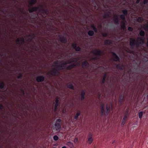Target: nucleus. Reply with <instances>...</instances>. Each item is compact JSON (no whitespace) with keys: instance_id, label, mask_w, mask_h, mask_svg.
I'll return each instance as SVG.
<instances>
[{"instance_id":"obj_1","label":"nucleus","mask_w":148,"mask_h":148,"mask_svg":"<svg viewBox=\"0 0 148 148\" xmlns=\"http://www.w3.org/2000/svg\"><path fill=\"white\" fill-rule=\"evenodd\" d=\"M144 42V40L141 37H138L137 42L136 41L135 39L132 38H130V45L132 49L135 46L137 48L140 47Z\"/></svg>"},{"instance_id":"obj_2","label":"nucleus","mask_w":148,"mask_h":148,"mask_svg":"<svg viewBox=\"0 0 148 148\" xmlns=\"http://www.w3.org/2000/svg\"><path fill=\"white\" fill-rule=\"evenodd\" d=\"M67 63L65 62L58 65V68L57 69H53L51 71H49L47 75L50 76H53L58 75L60 73L59 71L63 70L64 68L65 65Z\"/></svg>"},{"instance_id":"obj_3","label":"nucleus","mask_w":148,"mask_h":148,"mask_svg":"<svg viewBox=\"0 0 148 148\" xmlns=\"http://www.w3.org/2000/svg\"><path fill=\"white\" fill-rule=\"evenodd\" d=\"M92 53L95 55L99 56L97 57H94L92 58L93 60H95L99 59L100 57L103 54V52L101 51L96 49L95 50L92 51Z\"/></svg>"},{"instance_id":"obj_4","label":"nucleus","mask_w":148,"mask_h":148,"mask_svg":"<svg viewBox=\"0 0 148 148\" xmlns=\"http://www.w3.org/2000/svg\"><path fill=\"white\" fill-rule=\"evenodd\" d=\"M61 121V120L60 119H58L56 120V123L55 124V127L57 131L60 130L61 128V125L60 123Z\"/></svg>"},{"instance_id":"obj_5","label":"nucleus","mask_w":148,"mask_h":148,"mask_svg":"<svg viewBox=\"0 0 148 148\" xmlns=\"http://www.w3.org/2000/svg\"><path fill=\"white\" fill-rule=\"evenodd\" d=\"M40 7L39 12H41L45 17L48 14L49 11L47 8L45 9L43 8L42 5H41Z\"/></svg>"},{"instance_id":"obj_6","label":"nucleus","mask_w":148,"mask_h":148,"mask_svg":"<svg viewBox=\"0 0 148 148\" xmlns=\"http://www.w3.org/2000/svg\"><path fill=\"white\" fill-rule=\"evenodd\" d=\"M16 42L17 44L22 45L24 44L25 42L24 38L23 37L20 39L17 38L16 40Z\"/></svg>"},{"instance_id":"obj_7","label":"nucleus","mask_w":148,"mask_h":148,"mask_svg":"<svg viewBox=\"0 0 148 148\" xmlns=\"http://www.w3.org/2000/svg\"><path fill=\"white\" fill-rule=\"evenodd\" d=\"M40 7L37 6H34L30 8L29 10V13H32L34 12H36L38 10H39L40 9Z\"/></svg>"},{"instance_id":"obj_8","label":"nucleus","mask_w":148,"mask_h":148,"mask_svg":"<svg viewBox=\"0 0 148 148\" xmlns=\"http://www.w3.org/2000/svg\"><path fill=\"white\" fill-rule=\"evenodd\" d=\"M38 13L37 14L35 13H34L30 14L29 16V18L34 20H37L38 18Z\"/></svg>"},{"instance_id":"obj_9","label":"nucleus","mask_w":148,"mask_h":148,"mask_svg":"<svg viewBox=\"0 0 148 148\" xmlns=\"http://www.w3.org/2000/svg\"><path fill=\"white\" fill-rule=\"evenodd\" d=\"M112 54L113 55V60L114 61L117 62L119 61L120 58L114 52H112Z\"/></svg>"},{"instance_id":"obj_10","label":"nucleus","mask_w":148,"mask_h":148,"mask_svg":"<svg viewBox=\"0 0 148 148\" xmlns=\"http://www.w3.org/2000/svg\"><path fill=\"white\" fill-rule=\"evenodd\" d=\"M124 95L123 94H121L120 95L118 102L119 104L121 105L124 101Z\"/></svg>"},{"instance_id":"obj_11","label":"nucleus","mask_w":148,"mask_h":148,"mask_svg":"<svg viewBox=\"0 0 148 148\" xmlns=\"http://www.w3.org/2000/svg\"><path fill=\"white\" fill-rule=\"evenodd\" d=\"M72 46L73 48L75 49L76 51H81V48L79 46L77 47V45L76 43H73L72 44Z\"/></svg>"},{"instance_id":"obj_12","label":"nucleus","mask_w":148,"mask_h":148,"mask_svg":"<svg viewBox=\"0 0 148 148\" xmlns=\"http://www.w3.org/2000/svg\"><path fill=\"white\" fill-rule=\"evenodd\" d=\"M45 79V77L43 75H39L37 77L36 79L38 82H43Z\"/></svg>"},{"instance_id":"obj_13","label":"nucleus","mask_w":148,"mask_h":148,"mask_svg":"<svg viewBox=\"0 0 148 148\" xmlns=\"http://www.w3.org/2000/svg\"><path fill=\"white\" fill-rule=\"evenodd\" d=\"M59 40L62 43H66L67 42V39L66 38L64 37V36H60L59 37Z\"/></svg>"},{"instance_id":"obj_14","label":"nucleus","mask_w":148,"mask_h":148,"mask_svg":"<svg viewBox=\"0 0 148 148\" xmlns=\"http://www.w3.org/2000/svg\"><path fill=\"white\" fill-rule=\"evenodd\" d=\"M82 66L83 68H88L89 66L88 63L86 61H84L82 63Z\"/></svg>"},{"instance_id":"obj_15","label":"nucleus","mask_w":148,"mask_h":148,"mask_svg":"<svg viewBox=\"0 0 148 148\" xmlns=\"http://www.w3.org/2000/svg\"><path fill=\"white\" fill-rule=\"evenodd\" d=\"M129 116V111L128 110H127L125 111L124 117L122 120L126 121H127V119Z\"/></svg>"},{"instance_id":"obj_16","label":"nucleus","mask_w":148,"mask_h":148,"mask_svg":"<svg viewBox=\"0 0 148 148\" xmlns=\"http://www.w3.org/2000/svg\"><path fill=\"white\" fill-rule=\"evenodd\" d=\"M77 66V64L75 63H73L68 66L66 68V69L67 70H71L72 69H73L75 67H76Z\"/></svg>"},{"instance_id":"obj_17","label":"nucleus","mask_w":148,"mask_h":148,"mask_svg":"<svg viewBox=\"0 0 148 148\" xmlns=\"http://www.w3.org/2000/svg\"><path fill=\"white\" fill-rule=\"evenodd\" d=\"M115 65L116 66V67L117 69L121 70H123L124 68V66L123 64H115Z\"/></svg>"},{"instance_id":"obj_18","label":"nucleus","mask_w":148,"mask_h":148,"mask_svg":"<svg viewBox=\"0 0 148 148\" xmlns=\"http://www.w3.org/2000/svg\"><path fill=\"white\" fill-rule=\"evenodd\" d=\"M86 94L84 90H82L80 96H81V101L83 100L85 98V96Z\"/></svg>"},{"instance_id":"obj_19","label":"nucleus","mask_w":148,"mask_h":148,"mask_svg":"<svg viewBox=\"0 0 148 148\" xmlns=\"http://www.w3.org/2000/svg\"><path fill=\"white\" fill-rule=\"evenodd\" d=\"M67 87L68 88L72 89V90H74V87L72 84L71 82L68 83L66 85Z\"/></svg>"},{"instance_id":"obj_20","label":"nucleus","mask_w":148,"mask_h":148,"mask_svg":"<svg viewBox=\"0 0 148 148\" xmlns=\"http://www.w3.org/2000/svg\"><path fill=\"white\" fill-rule=\"evenodd\" d=\"M107 75V74L106 73H105L104 74L101 82V84L102 85H103L104 84Z\"/></svg>"},{"instance_id":"obj_21","label":"nucleus","mask_w":148,"mask_h":148,"mask_svg":"<svg viewBox=\"0 0 148 148\" xmlns=\"http://www.w3.org/2000/svg\"><path fill=\"white\" fill-rule=\"evenodd\" d=\"M81 114V112L80 111H78L77 113L74 115V119L76 120H77L78 119L79 116Z\"/></svg>"},{"instance_id":"obj_22","label":"nucleus","mask_w":148,"mask_h":148,"mask_svg":"<svg viewBox=\"0 0 148 148\" xmlns=\"http://www.w3.org/2000/svg\"><path fill=\"white\" fill-rule=\"evenodd\" d=\"M110 12H107L104 14L103 16V18H109L110 17Z\"/></svg>"},{"instance_id":"obj_23","label":"nucleus","mask_w":148,"mask_h":148,"mask_svg":"<svg viewBox=\"0 0 148 148\" xmlns=\"http://www.w3.org/2000/svg\"><path fill=\"white\" fill-rule=\"evenodd\" d=\"M112 44V41L109 39L106 40L105 41V44L107 45H110Z\"/></svg>"},{"instance_id":"obj_24","label":"nucleus","mask_w":148,"mask_h":148,"mask_svg":"<svg viewBox=\"0 0 148 148\" xmlns=\"http://www.w3.org/2000/svg\"><path fill=\"white\" fill-rule=\"evenodd\" d=\"M126 21H123L122 22V25L121 26V27L122 29L123 30H125L126 29Z\"/></svg>"},{"instance_id":"obj_25","label":"nucleus","mask_w":148,"mask_h":148,"mask_svg":"<svg viewBox=\"0 0 148 148\" xmlns=\"http://www.w3.org/2000/svg\"><path fill=\"white\" fill-rule=\"evenodd\" d=\"M114 23L116 25H118L119 23V22L118 18V17L117 16H114Z\"/></svg>"},{"instance_id":"obj_26","label":"nucleus","mask_w":148,"mask_h":148,"mask_svg":"<svg viewBox=\"0 0 148 148\" xmlns=\"http://www.w3.org/2000/svg\"><path fill=\"white\" fill-rule=\"evenodd\" d=\"M91 27L95 32L97 33V29L94 24L91 25Z\"/></svg>"},{"instance_id":"obj_27","label":"nucleus","mask_w":148,"mask_h":148,"mask_svg":"<svg viewBox=\"0 0 148 148\" xmlns=\"http://www.w3.org/2000/svg\"><path fill=\"white\" fill-rule=\"evenodd\" d=\"M5 84L3 82H1L0 84V88L4 89H5Z\"/></svg>"},{"instance_id":"obj_28","label":"nucleus","mask_w":148,"mask_h":148,"mask_svg":"<svg viewBox=\"0 0 148 148\" xmlns=\"http://www.w3.org/2000/svg\"><path fill=\"white\" fill-rule=\"evenodd\" d=\"M28 47L29 48H32V49L35 48V50L36 51H37V47L36 46V45L35 44H34V45L31 44L29 45V46Z\"/></svg>"},{"instance_id":"obj_29","label":"nucleus","mask_w":148,"mask_h":148,"mask_svg":"<svg viewBox=\"0 0 148 148\" xmlns=\"http://www.w3.org/2000/svg\"><path fill=\"white\" fill-rule=\"evenodd\" d=\"M36 35L34 33H32L31 34H29L28 35V37H31L32 38L34 39H36Z\"/></svg>"},{"instance_id":"obj_30","label":"nucleus","mask_w":148,"mask_h":148,"mask_svg":"<svg viewBox=\"0 0 148 148\" xmlns=\"http://www.w3.org/2000/svg\"><path fill=\"white\" fill-rule=\"evenodd\" d=\"M143 28L146 31H148V23L147 24H145L144 25Z\"/></svg>"},{"instance_id":"obj_31","label":"nucleus","mask_w":148,"mask_h":148,"mask_svg":"<svg viewBox=\"0 0 148 148\" xmlns=\"http://www.w3.org/2000/svg\"><path fill=\"white\" fill-rule=\"evenodd\" d=\"M37 0H31L30 1H29V3L31 5L35 4L37 2Z\"/></svg>"},{"instance_id":"obj_32","label":"nucleus","mask_w":148,"mask_h":148,"mask_svg":"<svg viewBox=\"0 0 148 148\" xmlns=\"http://www.w3.org/2000/svg\"><path fill=\"white\" fill-rule=\"evenodd\" d=\"M94 32L92 30H89L88 32V35L90 36H92L94 34Z\"/></svg>"},{"instance_id":"obj_33","label":"nucleus","mask_w":148,"mask_h":148,"mask_svg":"<svg viewBox=\"0 0 148 148\" xmlns=\"http://www.w3.org/2000/svg\"><path fill=\"white\" fill-rule=\"evenodd\" d=\"M72 60V62H77L79 60L78 58H71Z\"/></svg>"},{"instance_id":"obj_34","label":"nucleus","mask_w":148,"mask_h":148,"mask_svg":"<svg viewBox=\"0 0 148 148\" xmlns=\"http://www.w3.org/2000/svg\"><path fill=\"white\" fill-rule=\"evenodd\" d=\"M125 16V15L122 14L120 16V17L123 20V21H126Z\"/></svg>"},{"instance_id":"obj_35","label":"nucleus","mask_w":148,"mask_h":148,"mask_svg":"<svg viewBox=\"0 0 148 148\" xmlns=\"http://www.w3.org/2000/svg\"><path fill=\"white\" fill-rule=\"evenodd\" d=\"M122 12L123 14V15H124L126 16H127L128 14V10H123L122 11Z\"/></svg>"},{"instance_id":"obj_36","label":"nucleus","mask_w":148,"mask_h":148,"mask_svg":"<svg viewBox=\"0 0 148 148\" xmlns=\"http://www.w3.org/2000/svg\"><path fill=\"white\" fill-rule=\"evenodd\" d=\"M139 34L141 36H144L145 35V32L143 30L140 31L139 33Z\"/></svg>"},{"instance_id":"obj_37","label":"nucleus","mask_w":148,"mask_h":148,"mask_svg":"<svg viewBox=\"0 0 148 148\" xmlns=\"http://www.w3.org/2000/svg\"><path fill=\"white\" fill-rule=\"evenodd\" d=\"M106 113L107 115H108V114H109V112L110 111V108L108 107V104H107L106 106Z\"/></svg>"},{"instance_id":"obj_38","label":"nucleus","mask_w":148,"mask_h":148,"mask_svg":"<svg viewBox=\"0 0 148 148\" xmlns=\"http://www.w3.org/2000/svg\"><path fill=\"white\" fill-rule=\"evenodd\" d=\"M143 21V18L141 17H138L137 19V21L141 23Z\"/></svg>"},{"instance_id":"obj_39","label":"nucleus","mask_w":148,"mask_h":148,"mask_svg":"<svg viewBox=\"0 0 148 148\" xmlns=\"http://www.w3.org/2000/svg\"><path fill=\"white\" fill-rule=\"evenodd\" d=\"M92 138H88L87 142L89 144H91L93 142Z\"/></svg>"},{"instance_id":"obj_40","label":"nucleus","mask_w":148,"mask_h":148,"mask_svg":"<svg viewBox=\"0 0 148 148\" xmlns=\"http://www.w3.org/2000/svg\"><path fill=\"white\" fill-rule=\"evenodd\" d=\"M23 74L21 73H20L19 74V75L17 77V78L18 79H22L23 77Z\"/></svg>"},{"instance_id":"obj_41","label":"nucleus","mask_w":148,"mask_h":148,"mask_svg":"<svg viewBox=\"0 0 148 148\" xmlns=\"http://www.w3.org/2000/svg\"><path fill=\"white\" fill-rule=\"evenodd\" d=\"M143 112L142 111L140 112L139 113L138 115H139V118L140 119H141L142 118V116L143 115Z\"/></svg>"},{"instance_id":"obj_42","label":"nucleus","mask_w":148,"mask_h":148,"mask_svg":"<svg viewBox=\"0 0 148 148\" xmlns=\"http://www.w3.org/2000/svg\"><path fill=\"white\" fill-rule=\"evenodd\" d=\"M33 39H34L33 38H32L30 37V38H29L27 40V41L29 43L32 41V40Z\"/></svg>"},{"instance_id":"obj_43","label":"nucleus","mask_w":148,"mask_h":148,"mask_svg":"<svg viewBox=\"0 0 148 148\" xmlns=\"http://www.w3.org/2000/svg\"><path fill=\"white\" fill-rule=\"evenodd\" d=\"M93 134L91 133H89L88 135V138H92Z\"/></svg>"},{"instance_id":"obj_44","label":"nucleus","mask_w":148,"mask_h":148,"mask_svg":"<svg viewBox=\"0 0 148 148\" xmlns=\"http://www.w3.org/2000/svg\"><path fill=\"white\" fill-rule=\"evenodd\" d=\"M59 139L57 135H55L53 136V139L57 141Z\"/></svg>"},{"instance_id":"obj_45","label":"nucleus","mask_w":148,"mask_h":148,"mask_svg":"<svg viewBox=\"0 0 148 148\" xmlns=\"http://www.w3.org/2000/svg\"><path fill=\"white\" fill-rule=\"evenodd\" d=\"M102 35L103 37H106L108 36V34L106 33H102Z\"/></svg>"},{"instance_id":"obj_46","label":"nucleus","mask_w":148,"mask_h":148,"mask_svg":"<svg viewBox=\"0 0 148 148\" xmlns=\"http://www.w3.org/2000/svg\"><path fill=\"white\" fill-rule=\"evenodd\" d=\"M139 65H137V67L136 68H134V70L136 71L140 70V68H139Z\"/></svg>"},{"instance_id":"obj_47","label":"nucleus","mask_w":148,"mask_h":148,"mask_svg":"<svg viewBox=\"0 0 148 148\" xmlns=\"http://www.w3.org/2000/svg\"><path fill=\"white\" fill-rule=\"evenodd\" d=\"M101 110V115H103L105 114L104 109H102V110Z\"/></svg>"},{"instance_id":"obj_48","label":"nucleus","mask_w":148,"mask_h":148,"mask_svg":"<svg viewBox=\"0 0 148 148\" xmlns=\"http://www.w3.org/2000/svg\"><path fill=\"white\" fill-rule=\"evenodd\" d=\"M128 30L130 31H132L133 30V28L132 27H129L128 28Z\"/></svg>"},{"instance_id":"obj_49","label":"nucleus","mask_w":148,"mask_h":148,"mask_svg":"<svg viewBox=\"0 0 148 148\" xmlns=\"http://www.w3.org/2000/svg\"><path fill=\"white\" fill-rule=\"evenodd\" d=\"M126 121H124L123 120H122V123H121V125L122 126H123L125 124V123Z\"/></svg>"},{"instance_id":"obj_50","label":"nucleus","mask_w":148,"mask_h":148,"mask_svg":"<svg viewBox=\"0 0 148 148\" xmlns=\"http://www.w3.org/2000/svg\"><path fill=\"white\" fill-rule=\"evenodd\" d=\"M59 98H56L55 100V102L56 103H59Z\"/></svg>"},{"instance_id":"obj_51","label":"nucleus","mask_w":148,"mask_h":148,"mask_svg":"<svg viewBox=\"0 0 148 148\" xmlns=\"http://www.w3.org/2000/svg\"><path fill=\"white\" fill-rule=\"evenodd\" d=\"M100 109L101 110L104 109V105L103 104H102L101 105V106L100 107Z\"/></svg>"},{"instance_id":"obj_52","label":"nucleus","mask_w":148,"mask_h":148,"mask_svg":"<svg viewBox=\"0 0 148 148\" xmlns=\"http://www.w3.org/2000/svg\"><path fill=\"white\" fill-rule=\"evenodd\" d=\"M148 3V0H144L143 2V4H145L147 3Z\"/></svg>"},{"instance_id":"obj_53","label":"nucleus","mask_w":148,"mask_h":148,"mask_svg":"<svg viewBox=\"0 0 148 148\" xmlns=\"http://www.w3.org/2000/svg\"><path fill=\"white\" fill-rule=\"evenodd\" d=\"M3 108V105L0 103V109L2 110Z\"/></svg>"},{"instance_id":"obj_54","label":"nucleus","mask_w":148,"mask_h":148,"mask_svg":"<svg viewBox=\"0 0 148 148\" xmlns=\"http://www.w3.org/2000/svg\"><path fill=\"white\" fill-rule=\"evenodd\" d=\"M21 92L22 94L24 95L25 94V92L24 90L23 89H21Z\"/></svg>"},{"instance_id":"obj_55","label":"nucleus","mask_w":148,"mask_h":148,"mask_svg":"<svg viewBox=\"0 0 148 148\" xmlns=\"http://www.w3.org/2000/svg\"><path fill=\"white\" fill-rule=\"evenodd\" d=\"M101 97V94L99 92L98 93V97L99 99Z\"/></svg>"},{"instance_id":"obj_56","label":"nucleus","mask_w":148,"mask_h":148,"mask_svg":"<svg viewBox=\"0 0 148 148\" xmlns=\"http://www.w3.org/2000/svg\"><path fill=\"white\" fill-rule=\"evenodd\" d=\"M59 103H55V107H58V106L59 105Z\"/></svg>"},{"instance_id":"obj_57","label":"nucleus","mask_w":148,"mask_h":148,"mask_svg":"<svg viewBox=\"0 0 148 148\" xmlns=\"http://www.w3.org/2000/svg\"><path fill=\"white\" fill-rule=\"evenodd\" d=\"M58 109L57 107H55V106L54 107V110L55 112H56Z\"/></svg>"},{"instance_id":"obj_58","label":"nucleus","mask_w":148,"mask_h":148,"mask_svg":"<svg viewBox=\"0 0 148 148\" xmlns=\"http://www.w3.org/2000/svg\"><path fill=\"white\" fill-rule=\"evenodd\" d=\"M140 0H136V4H138L140 2Z\"/></svg>"},{"instance_id":"obj_59","label":"nucleus","mask_w":148,"mask_h":148,"mask_svg":"<svg viewBox=\"0 0 148 148\" xmlns=\"http://www.w3.org/2000/svg\"><path fill=\"white\" fill-rule=\"evenodd\" d=\"M72 62V61H69L67 62H66V63H67V64H71V63Z\"/></svg>"},{"instance_id":"obj_60","label":"nucleus","mask_w":148,"mask_h":148,"mask_svg":"<svg viewBox=\"0 0 148 148\" xmlns=\"http://www.w3.org/2000/svg\"><path fill=\"white\" fill-rule=\"evenodd\" d=\"M146 45H147V47L148 48V39L147 40Z\"/></svg>"},{"instance_id":"obj_61","label":"nucleus","mask_w":148,"mask_h":148,"mask_svg":"<svg viewBox=\"0 0 148 148\" xmlns=\"http://www.w3.org/2000/svg\"><path fill=\"white\" fill-rule=\"evenodd\" d=\"M55 64H58V61H56V62H55Z\"/></svg>"},{"instance_id":"obj_62","label":"nucleus","mask_w":148,"mask_h":148,"mask_svg":"<svg viewBox=\"0 0 148 148\" xmlns=\"http://www.w3.org/2000/svg\"><path fill=\"white\" fill-rule=\"evenodd\" d=\"M9 16H12V17H13V15L12 14H10L9 15Z\"/></svg>"},{"instance_id":"obj_63","label":"nucleus","mask_w":148,"mask_h":148,"mask_svg":"<svg viewBox=\"0 0 148 148\" xmlns=\"http://www.w3.org/2000/svg\"><path fill=\"white\" fill-rule=\"evenodd\" d=\"M66 112V110L64 109H63V110H62V112L63 113H65Z\"/></svg>"},{"instance_id":"obj_64","label":"nucleus","mask_w":148,"mask_h":148,"mask_svg":"<svg viewBox=\"0 0 148 148\" xmlns=\"http://www.w3.org/2000/svg\"><path fill=\"white\" fill-rule=\"evenodd\" d=\"M146 73L148 74V69H147Z\"/></svg>"}]
</instances>
